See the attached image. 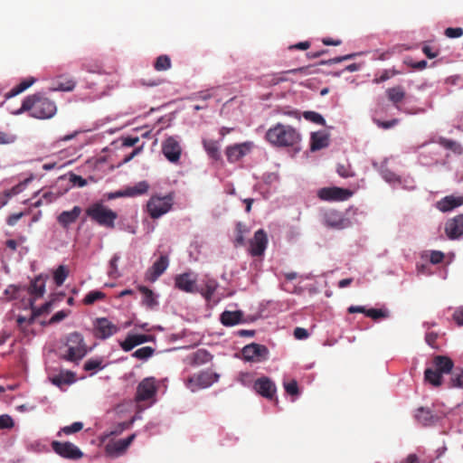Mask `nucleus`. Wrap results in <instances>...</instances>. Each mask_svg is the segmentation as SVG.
<instances>
[{"mask_svg":"<svg viewBox=\"0 0 463 463\" xmlns=\"http://www.w3.org/2000/svg\"><path fill=\"white\" fill-rule=\"evenodd\" d=\"M301 134L290 125L277 123L265 133V140L275 147H291L296 152L301 150Z\"/></svg>","mask_w":463,"mask_h":463,"instance_id":"obj_1","label":"nucleus"},{"mask_svg":"<svg viewBox=\"0 0 463 463\" xmlns=\"http://www.w3.org/2000/svg\"><path fill=\"white\" fill-rule=\"evenodd\" d=\"M26 111L30 112L32 118L49 119L56 114L57 107L54 101L41 93H35L24 98L21 107L13 111L12 114L21 115Z\"/></svg>","mask_w":463,"mask_h":463,"instance_id":"obj_2","label":"nucleus"},{"mask_svg":"<svg viewBox=\"0 0 463 463\" xmlns=\"http://www.w3.org/2000/svg\"><path fill=\"white\" fill-rule=\"evenodd\" d=\"M86 215L94 222L107 229H114L118 213L108 208L102 202H96L86 209Z\"/></svg>","mask_w":463,"mask_h":463,"instance_id":"obj_3","label":"nucleus"},{"mask_svg":"<svg viewBox=\"0 0 463 463\" xmlns=\"http://www.w3.org/2000/svg\"><path fill=\"white\" fill-rule=\"evenodd\" d=\"M67 353L61 358L69 362H79L87 354L88 349L84 337L80 333L72 332L68 335L66 340Z\"/></svg>","mask_w":463,"mask_h":463,"instance_id":"obj_4","label":"nucleus"},{"mask_svg":"<svg viewBox=\"0 0 463 463\" xmlns=\"http://www.w3.org/2000/svg\"><path fill=\"white\" fill-rule=\"evenodd\" d=\"M175 196L173 193L165 195H152L146 203V211L152 219H158L172 210Z\"/></svg>","mask_w":463,"mask_h":463,"instance_id":"obj_5","label":"nucleus"},{"mask_svg":"<svg viewBox=\"0 0 463 463\" xmlns=\"http://www.w3.org/2000/svg\"><path fill=\"white\" fill-rule=\"evenodd\" d=\"M220 375L210 371H203L190 377L186 382V387L193 392L200 389H205L218 382Z\"/></svg>","mask_w":463,"mask_h":463,"instance_id":"obj_6","label":"nucleus"},{"mask_svg":"<svg viewBox=\"0 0 463 463\" xmlns=\"http://www.w3.org/2000/svg\"><path fill=\"white\" fill-rule=\"evenodd\" d=\"M321 222L325 226L335 230H343L351 226V221L348 218L333 209L321 213Z\"/></svg>","mask_w":463,"mask_h":463,"instance_id":"obj_7","label":"nucleus"},{"mask_svg":"<svg viewBox=\"0 0 463 463\" xmlns=\"http://www.w3.org/2000/svg\"><path fill=\"white\" fill-rule=\"evenodd\" d=\"M162 153L171 163H178L182 155L181 137L169 136L162 143Z\"/></svg>","mask_w":463,"mask_h":463,"instance_id":"obj_8","label":"nucleus"},{"mask_svg":"<svg viewBox=\"0 0 463 463\" xmlns=\"http://www.w3.org/2000/svg\"><path fill=\"white\" fill-rule=\"evenodd\" d=\"M241 354L248 362L260 363L269 359V351L264 345L251 343L242 348Z\"/></svg>","mask_w":463,"mask_h":463,"instance_id":"obj_9","label":"nucleus"},{"mask_svg":"<svg viewBox=\"0 0 463 463\" xmlns=\"http://www.w3.org/2000/svg\"><path fill=\"white\" fill-rule=\"evenodd\" d=\"M52 449L60 457L67 459H80L83 457V452L73 443L70 441H58L52 442Z\"/></svg>","mask_w":463,"mask_h":463,"instance_id":"obj_10","label":"nucleus"},{"mask_svg":"<svg viewBox=\"0 0 463 463\" xmlns=\"http://www.w3.org/2000/svg\"><path fill=\"white\" fill-rule=\"evenodd\" d=\"M197 274L188 271L178 274L175 277V287L185 293H198Z\"/></svg>","mask_w":463,"mask_h":463,"instance_id":"obj_11","label":"nucleus"},{"mask_svg":"<svg viewBox=\"0 0 463 463\" xmlns=\"http://www.w3.org/2000/svg\"><path fill=\"white\" fill-rule=\"evenodd\" d=\"M353 195V192L349 189L341 187H324L317 191V196L322 201L327 202H343L348 200Z\"/></svg>","mask_w":463,"mask_h":463,"instance_id":"obj_12","label":"nucleus"},{"mask_svg":"<svg viewBox=\"0 0 463 463\" xmlns=\"http://www.w3.org/2000/svg\"><path fill=\"white\" fill-rule=\"evenodd\" d=\"M94 335L101 340L109 338L117 334L119 330L118 326L113 324L107 317H98L93 323Z\"/></svg>","mask_w":463,"mask_h":463,"instance_id":"obj_13","label":"nucleus"},{"mask_svg":"<svg viewBox=\"0 0 463 463\" xmlns=\"http://www.w3.org/2000/svg\"><path fill=\"white\" fill-rule=\"evenodd\" d=\"M253 142L245 141L243 143L228 146L225 149V155L229 163H236L242 157L250 154L253 148Z\"/></svg>","mask_w":463,"mask_h":463,"instance_id":"obj_14","label":"nucleus"},{"mask_svg":"<svg viewBox=\"0 0 463 463\" xmlns=\"http://www.w3.org/2000/svg\"><path fill=\"white\" fill-rule=\"evenodd\" d=\"M268 236L263 229L254 232L253 238L250 241L249 253L252 257L262 256L268 246Z\"/></svg>","mask_w":463,"mask_h":463,"instance_id":"obj_15","label":"nucleus"},{"mask_svg":"<svg viewBox=\"0 0 463 463\" xmlns=\"http://www.w3.org/2000/svg\"><path fill=\"white\" fill-rule=\"evenodd\" d=\"M445 233L449 240H458L463 237V214L447 221Z\"/></svg>","mask_w":463,"mask_h":463,"instance_id":"obj_16","label":"nucleus"},{"mask_svg":"<svg viewBox=\"0 0 463 463\" xmlns=\"http://www.w3.org/2000/svg\"><path fill=\"white\" fill-rule=\"evenodd\" d=\"M414 419L423 427L434 426L439 420V417L433 413L430 408L422 406L416 409L414 412Z\"/></svg>","mask_w":463,"mask_h":463,"instance_id":"obj_17","label":"nucleus"},{"mask_svg":"<svg viewBox=\"0 0 463 463\" xmlns=\"http://www.w3.org/2000/svg\"><path fill=\"white\" fill-rule=\"evenodd\" d=\"M153 340L154 336L151 335L128 334L125 340L119 343V345L125 352H129L136 346Z\"/></svg>","mask_w":463,"mask_h":463,"instance_id":"obj_18","label":"nucleus"},{"mask_svg":"<svg viewBox=\"0 0 463 463\" xmlns=\"http://www.w3.org/2000/svg\"><path fill=\"white\" fill-rule=\"evenodd\" d=\"M255 391L261 396L271 400L277 391L275 383L269 377H260L254 383Z\"/></svg>","mask_w":463,"mask_h":463,"instance_id":"obj_19","label":"nucleus"},{"mask_svg":"<svg viewBox=\"0 0 463 463\" xmlns=\"http://www.w3.org/2000/svg\"><path fill=\"white\" fill-rule=\"evenodd\" d=\"M156 392L154 378H145L137 385V399L138 401H147L156 394Z\"/></svg>","mask_w":463,"mask_h":463,"instance_id":"obj_20","label":"nucleus"},{"mask_svg":"<svg viewBox=\"0 0 463 463\" xmlns=\"http://www.w3.org/2000/svg\"><path fill=\"white\" fill-rule=\"evenodd\" d=\"M169 257L161 255L148 269L147 277L151 281H156L168 268Z\"/></svg>","mask_w":463,"mask_h":463,"instance_id":"obj_21","label":"nucleus"},{"mask_svg":"<svg viewBox=\"0 0 463 463\" xmlns=\"http://www.w3.org/2000/svg\"><path fill=\"white\" fill-rule=\"evenodd\" d=\"M81 212V208L78 205H75L71 211L61 212L57 217V222L62 228L68 229L77 221Z\"/></svg>","mask_w":463,"mask_h":463,"instance_id":"obj_22","label":"nucleus"},{"mask_svg":"<svg viewBox=\"0 0 463 463\" xmlns=\"http://www.w3.org/2000/svg\"><path fill=\"white\" fill-rule=\"evenodd\" d=\"M463 204V198L459 196L448 195L438 201L437 209L442 213H447Z\"/></svg>","mask_w":463,"mask_h":463,"instance_id":"obj_23","label":"nucleus"},{"mask_svg":"<svg viewBox=\"0 0 463 463\" xmlns=\"http://www.w3.org/2000/svg\"><path fill=\"white\" fill-rule=\"evenodd\" d=\"M47 278V276H43V274L36 276L31 281V285L28 288L29 294L34 296L35 298L43 297L45 293V279Z\"/></svg>","mask_w":463,"mask_h":463,"instance_id":"obj_24","label":"nucleus"},{"mask_svg":"<svg viewBox=\"0 0 463 463\" xmlns=\"http://www.w3.org/2000/svg\"><path fill=\"white\" fill-rule=\"evenodd\" d=\"M243 313L241 310H225L221 314L220 321L224 326H233L241 323Z\"/></svg>","mask_w":463,"mask_h":463,"instance_id":"obj_25","label":"nucleus"},{"mask_svg":"<svg viewBox=\"0 0 463 463\" xmlns=\"http://www.w3.org/2000/svg\"><path fill=\"white\" fill-rule=\"evenodd\" d=\"M433 365L442 375L451 373L454 368L453 361L446 355H437L433 359Z\"/></svg>","mask_w":463,"mask_h":463,"instance_id":"obj_26","label":"nucleus"},{"mask_svg":"<svg viewBox=\"0 0 463 463\" xmlns=\"http://www.w3.org/2000/svg\"><path fill=\"white\" fill-rule=\"evenodd\" d=\"M329 146V136L325 132H313L311 134L310 149L312 151L320 150Z\"/></svg>","mask_w":463,"mask_h":463,"instance_id":"obj_27","label":"nucleus"},{"mask_svg":"<svg viewBox=\"0 0 463 463\" xmlns=\"http://www.w3.org/2000/svg\"><path fill=\"white\" fill-rule=\"evenodd\" d=\"M36 80H37L34 77H29L24 80L20 84H18L16 87L13 88L10 91L5 94V99L6 100L12 99L19 95L20 93L25 91L32 85H33L36 82Z\"/></svg>","mask_w":463,"mask_h":463,"instance_id":"obj_28","label":"nucleus"},{"mask_svg":"<svg viewBox=\"0 0 463 463\" xmlns=\"http://www.w3.org/2000/svg\"><path fill=\"white\" fill-rule=\"evenodd\" d=\"M203 146L205 150L207 156L215 160L218 161L221 159V152H220V146L217 141L213 139H203Z\"/></svg>","mask_w":463,"mask_h":463,"instance_id":"obj_29","label":"nucleus"},{"mask_svg":"<svg viewBox=\"0 0 463 463\" xmlns=\"http://www.w3.org/2000/svg\"><path fill=\"white\" fill-rule=\"evenodd\" d=\"M386 160L382 164L380 167V175L382 178L388 183L393 189H397V184L399 181L400 175H396L394 172L390 170L387 167Z\"/></svg>","mask_w":463,"mask_h":463,"instance_id":"obj_30","label":"nucleus"},{"mask_svg":"<svg viewBox=\"0 0 463 463\" xmlns=\"http://www.w3.org/2000/svg\"><path fill=\"white\" fill-rule=\"evenodd\" d=\"M139 290L143 293L142 304L149 309H153L158 306L157 297L148 288L142 286Z\"/></svg>","mask_w":463,"mask_h":463,"instance_id":"obj_31","label":"nucleus"},{"mask_svg":"<svg viewBox=\"0 0 463 463\" xmlns=\"http://www.w3.org/2000/svg\"><path fill=\"white\" fill-rule=\"evenodd\" d=\"M438 143L445 149L450 150L456 155L463 154V146L458 141L440 137H439Z\"/></svg>","mask_w":463,"mask_h":463,"instance_id":"obj_32","label":"nucleus"},{"mask_svg":"<svg viewBox=\"0 0 463 463\" xmlns=\"http://www.w3.org/2000/svg\"><path fill=\"white\" fill-rule=\"evenodd\" d=\"M128 197H137L146 194L149 190V184L147 181L143 180L132 186L127 187Z\"/></svg>","mask_w":463,"mask_h":463,"instance_id":"obj_33","label":"nucleus"},{"mask_svg":"<svg viewBox=\"0 0 463 463\" xmlns=\"http://www.w3.org/2000/svg\"><path fill=\"white\" fill-rule=\"evenodd\" d=\"M442 376L443 375L436 369L427 368L424 371V380L435 387L442 384Z\"/></svg>","mask_w":463,"mask_h":463,"instance_id":"obj_34","label":"nucleus"},{"mask_svg":"<svg viewBox=\"0 0 463 463\" xmlns=\"http://www.w3.org/2000/svg\"><path fill=\"white\" fill-rule=\"evenodd\" d=\"M213 359V355L205 349H198L192 354V364L202 365Z\"/></svg>","mask_w":463,"mask_h":463,"instance_id":"obj_35","label":"nucleus"},{"mask_svg":"<svg viewBox=\"0 0 463 463\" xmlns=\"http://www.w3.org/2000/svg\"><path fill=\"white\" fill-rule=\"evenodd\" d=\"M386 95L390 101H392L394 105L401 102L405 97V91L401 86L389 88L386 90Z\"/></svg>","mask_w":463,"mask_h":463,"instance_id":"obj_36","label":"nucleus"},{"mask_svg":"<svg viewBox=\"0 0 463 463\" xmlns=\"http://www.w3.org/2000/svg\"><path fill=\"white\" fill-rule=\"evenodd\" d=\"M76 87V81L70 78L67 79L64 82H57L56 85H53L49 88L51 92L62 91V92H70L72 91Z\"/></svg>","mask_w":463,"mask_h":463,"instance_id":"obj_37","label":"nucleus"},{"mask_svg":"<svg viewBox=\"0 0 463 463\" xmlns=\"http://www.w3.org/2000/svg\"><path fill=\"white\" fill-rule=\"evenodd\" d=\"M449 387L463 389V368H453L451 371Z\"/></svg>","mask_w":463,"mask_h":463,"instance_id":"obj_38","label":"nucleus"},{"mask_svg":"<svg viewBox=\"0 0 463 463\" xmlns=\"http://www.w3.org/2000/svg\"><path fill=\"white\" fill-rule=\"evenodd\" d=\"M127 449V446L121 439L113 443H109L106 445L107 453L112 456H118L122 454Z\"/></svg>","mask_w":463,"mask_h":463,"instance_id":"obj_39","label":"nucleus"},{"mask_svg":"<svg viewBox=\"0 0 463 463\" xmlns=\"http://www.w3.org/2000/svg\"><path fill=\"white\" fill-rule=\"evenodd\" d=\"M69 275V270L64 265H60L53 272V280L55 284L60 287L66 280Z\"/></svg>","mask_w":463,"mask_h":463,"instance_id":"obj_40","label":"nucleus"},{"mask_svg":"<svg viewBox=\"0 0 463 463\" xmlns=\"http://www.w3.org/2000/svg\"><path fill=\"white\" fill-rule=\"evenodd\" d=\"M154 353L155 349L153 347L144 346L137 349L131 355L138 360L146 361L154 354Z\"/></svg>","mask_w":463,"mask_h":463,"instance_id":"obj_41","label":"nucleus"},{"mask_svg":"<svg viewBox=\"0 0 463 463\" xmlns=\"http://www.w3.org/2000/svg\"><path fill=\"white\" fill-rule=\"evenodd\" d=\"M402 188L404 190L412 191L416 188L415 180L411 175H400L399 181L397 184V188Z\"/></svg>","mask_w":463,"mask_h":463,"instance_id":"obj_42","label":"nucleus"},{"mask_svg":"<svg viewBox=\"0 0 463 463\" xmlns=\"http://www.w3.org/2000/svg\"><path fill=\"white\" fill-rule=\"evenodd\" d=\"M102 358H90L87 360L83 365L85 371H94L95 373L104 369Z\"/></svg>","mask_w":463,"mask_h":463,"instance_id":"obj_43","label":"nucleus"},{"mask_svg":"<svg viewBox=\"0 0 463 463\" xmlns=\"http://www.w3.org/2000/svg\"><path fill=\"white\" fill-rule=\"evenodd\" d=\"M154 68L157 71H166L171 68V60L167 55H160L156 58Z\"/></svg>","mask_w":463,"mask_h":463,"instance_id":"obj_44","label":"nucleus"},{"mask_svg":"<svg viewBox=\"0 0 463 463\" xmlns=\"http://www.w3.org/2000/svg\"><path fill=\"white\" fill-rule=\"evenodd\" d=\"M106 297L105 293L99 290H92L90 291L85 298H83V303L85 305H92L98 300H102Z\"/></svg>","mask_w":463,"mask_h":463,"instance_id":"obj_45","label":"nucleus"},{"mask_svg":"<svg viewBox=\"0 0 463 463\" xmlns=\"http://www.w3.org/2000/svg\"><path fill=\"white\" fill-rule=\"evenodd\" d=\"M24 286L11 284L4 291L8 300H14L19 298V291L24 289Z\"/></svg>","mask_w":463,"mask_h":463,"instance_id":"obj_46","label":"nucleus"},{"mask_svg":"<svg viewBox=\"0 0 463 463\" xmlns=\"http://www.w3.org/2000/svg\"><path fill=\"white\" fill-rule=\"evenodd\" d=\"M303 117L306 120L311 121L313 123H316L317 125L325 126L326 125V119L324 117L316 111H305L303 113Z\"/></svg>","mask_w":463,"mask_h":463,"instance_id":"obj_47","label":"nucleus"},{"mask_svg":"<svg viewBox=\"0 0 463 463\" xmlns=\"http://www.w3.org/2000/svg\"><path fill=\"white\" fill-rule=\"evenodd\" d=\"M52 306V301H47L41 307H34V299L33 298L29 299V307L32 310L34 311V316L40 317L43 313L49 312Z\"/></svg>","mask_w":463,"mask_h":463,"instance_id":"obj_48","label":"nucleus"},{"mask_svg":"<svg viewBox=\"0 0 463 463\" xmlns=\"http://www.w3.org/2000/svg\"><path fill=\"white\" fill-rule=\"evenodd\" d=\"M218 283L215 279H208L205 283V289L200 290L201 293L206 299H210L214 292L216 291Z\"/></svg>","mask_w":463,"mask_h":463,"instance_id":"obj_49","label":"nucleus"},{"mask_svg":"<svg viewBox=\"0 0 463 463\" xmlns=\"http://www.w3.org/2000/svg\"><path fill=\"white\" fill-rule=\"evenodd\" d=\"M236 232L237 234L234 240V246H243L245 244L244 233L247 232V230L245 226L240 222L236 224Z\"/></svg>","mask_w":463,"mask_h":463,"instance_id":"obj_50","label":"nucleus"},{"mask_svg":"<svg viewBox=\"0 0 463 463\" xmlns=\"http://www.w3.org/2000/svg\"><path fill=\"white\" fill-rule=\"evenodd\" d=\"M83 428V423L81 421H75L71 425L64 426L60 430V431L57 433V435L60 437L61 433L65 435H71L72 433H76L80 430H81Z\"/></svg>","mask_w":463,"mask_h":463,"instance_id":"obj_51","label":"nucleus"},{"mask_svg":"<svg viewBox=\"0 0 463 463\" xmlns=\"http://www.w3.org/2000/svg\"><path fill=\"white\" fill-rule=\"evenodd\" d=\"M120 260V255L118 253H115L111 260H109V269L108 271V275L112 278L118 277V263Z\"/></svg>","mask_w":463,"mask_h":463,"instance_id":"obj_52","label":"nucleus"},{"mask_svg":"<svg viewBox=\"0 0 463 463\" xmlns=\"http://www.w3.org/2000/svg\"><path fill=\"white\" fill-rule=\"evenodd\" d=\"M396 74L394 71L391 70H383L380 75H376L375 78L373 80V82L375 84H379L381 82H384L393 77Z\"/></svg>","mask_w":463,"mask_h":463,"instance_id":"obj_53","label":"nucleus"},{"mask_svg":"<svg viewBox=\"0 0 463 463\" xmlns=\"http://www.w3.org/2000/svg\"><path fill=\"white\" fill-rule=\"evenodd\" d=\"M283 385L286 392L289 395H298L299 393L298 382L296 380L285 382Z\"/></svg>","mask_w":463,"mask_h":463,"instance_id":"obj_54","label":"nucleus"},{"mask_svg":"<svg viewBox=\"0 0 463 463\" xmlns=\"http://www.w3.org/2000/svg\"><path fill=\"white\" fill-rule=\"evenodd\" d=\"M14 420L8 414L0 415V430L11 429L14 427Z\"/></svg>","mask_w":463,"mask_h":463,"instance_id":"obj_55","label":"nucleus"},{"mask_svg":"<svg viewBox=\"0 0 463 463\" xmlns=\"http://www.w3.org/2000/svg\"><path fill=\"white\" fill-rule=\"evenodd\" d=\"M366 317H371L373 319H378V318H381V317H388V313L386 311L382 310V309L369 308L366 311Z\"/></svg>","mask_w":463,"mask_h":463,"instance_id":"obj_56","label":"nucleus"},{"mask_svg":"<svg viewBox=\"0 0 463 463\" xmlns=\"http://www.w3.org/2000/svg\"><path fill=\"white\" fill-rule=\"evenodd\" d=\"M69 180L72 184V185L77 186V187H84L87 184L86 179H84L82 176L78 175L73 173L70 174Z\"/></svg>","mask_w":463,"mask_h":463,"instance_id":"obj_57","label":"nucleus"},{"mask_svg":"<svg viewBox=\"0 0 463 463\" xmlns=\"http://www.w3.org/2000/svg\"><path fill=\"white\" fill-rule=\"evenodd\" d=\"M445 35L448 38H459L463 35L461 27H449L445 30Z\"/></svg>","mask_w":463,"mask_h":463,"instance_id":"obj_58","label":"nucleus"},{"mask_svg":"<svg viewBox=\"0 0 463 463\" xmlns=\"http://www.w3.org/2000/svg\"><path fill=\"white\" fill-rule=\"evenodd\" d=\"M375 123L381 128L390 129L399 123V119L393 118V119L387 120V121H382V120L377 119V120H375Z\"/></svg>","mask_w":463,"mask_h":463,"instance_id":"obj_59","label":"nucleus"},{"mask_svg":"<svg viewBox=\"0 0 463 463\" xmlns=\"http://www.w3.org/2000/svg\"><path fill=\"white\" fill-rule=\"evenodd\" d=\"M444 253L440 250H431L430 255V261L431 264H439L442 262Z\"/></svg>","mask_w":463,"mask_h":463,"instance_id":"obj_60","label":"nucleus"},{"mask_svg":"<svg viewBox=\"0 0 463 463\" xmlns=\"http://www.w3.org/2000/svg\"><path fill=\"white\" fill-rule=\"evenodd\" d=\"M68 317V312L64 310H60L56 312L48 321V324H56L62 321L65 317Z\"/></svg>","mask_w":463,"mask_h":463,"instance_id":"obj_61","label":"nucleus"},{"mask_svg":"<svg viewBox=\"0 0 463 463\" xmlns=\"http://www.w3.org/2000/svg\"><path fill=\"white\" fill-rule=\"evenodd\" d=\"M15 140L16 137L14 135L0 132V145L13 144Z\"/></svg>","mask_w":463,"mask_h":463,"instance_id":"obj_62","label":"nucleus"},{"mask_svg":"<svg viewBox=\"0 0 463 463\" xmlns=\"http://www.w3.org/2000/svg\"><path fill=\"white\" fill-rule=\"evenodd\" d=\"M453 319L458 326H463V307L457 308L453 314Z\"/></svg>","mask_w":463,"mask_h":463,"instance_id":"obj_63","label":"nucleus"},{"mask_svg":"<svg viewBox=\"0 0 463 463\" xmlns=\"http://www.w3.org/2000/svg\"><path fill=\"white\" fill-rule=\"evenodd\" d=\"M396 463H420L418 456L414 453L409 454L405 458Z\"/></svg>","mask_w":463,"mask_h":463,"instance_id":"obj_64","label":"nucleus"}]
</instances>
